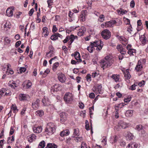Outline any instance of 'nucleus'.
<instances>
[{"instance_id": "obj_32", "label": "nucleus", "mask_w": 148, "mask_h": 148, "mask_svg": "<svg viewBox=\"0 0 148 148\" xmlns=\"http://www.w3.org/2000/svg\"><path fill=\"white\" fill-rule=\"evenodd\" d=\"M129 148H136L138 147V145L134 143H132L129 144L127 146Z\"/></svg>"}, {"instance_id": "obj_50", "label": "nucleus", "mask_w": 148, "mask_h": 148, "mask_svg": "<svg viewBox=\"0 0 148 148\" xmlns=\"http://www.w3.org/2000/svg\"><path fill=\"white\" fill-rule=\"evenodd\" d=\"M123 48L122 46L121 45H118L116 47V49H118V51H121V49H122Z\"/></svg>"}, {"instance_id": "obj_30", "label": "nucleus", "mask_w": 148, "mask_h": 148, "mask_svg": "<svg viewBox=\"0 0 148 148\" xmlns=\"http://www.w3.org/2000/svg\"><path fill=\"white\" fill-rule=\"evenodd\" d=\"M111 77L114 80L115 82H117L119 81V75H113Z\"/></svg>"}, {"instance_id": "obj_41", "label": "nucleus", "mask_w": 148, "mask_h": 148, "mask_svg": "<svg viewBox=\"0 0 148 148\" xmlns=\"http://www.w3.org/2000/svg\"><path fill=\"white\" fill-rule=\"evenodd\" d=\"M143 129V127L141 125H137L136 127V129L138 131H140Z\"/></svg>"}, {"instance_id": "obj_47", "label": "nucleus", "mask_w": 148, "mask_h": 148, "mask_svg": "<svg viewBox=\"0 0 148 148\" xmlns=\"http://www.w3.org/2000/svg\"><path fill=\"white\" fill-rule=\"evenodd\" d=\"M86 125L85 126V129L87 130H89V126L87 120H86L85 121Z\"/></svg>"}, {"instance_id": "obj_16", "label": "nucleus", "mask_w": 148, "mask_h": 148, "mask_svg": "<svg viewBox=\"0 0 148 148\" xmlns=\"http://www.w3.org/2000/svg\"><path fill=\"white\" fill-rule=\"evenodd\" d=\"M42 102L44 106H47L50 105L49 99L47 97H45L43 99Z\"/></svg>"}, {"instance_id": "obj_62", "label": "nucleus", "mask_w": 148, "mask_h": 148, "mask_svg": "<svg viewBox=\"0 0 148 148\" xmlns=\"http://www.w3.org/2000/svg\"><path fill=\"white\" fill-rule=\"evenodd\" d=\"M82 148H87V145L85 143L82 142Z\"/></svg>"}, {"instance_id": "obj_34", "label": "nucleus", "mask_w": 148, "mask_h": 148, "mask_svg": "<svg viewBox=\"0 0 148 148\" xmlns=\"http://www.w3.org/2000/svg\"><path fill=\"white\" fill-rule=\"evenodd\" d=\"M124 75L127 79H130L131 77V76L129 74V71L127 70L126 71L125 73H124Z\"/></svg>"}, {"instance_id": "obj_19", "label": "nucleus", "mask_w": 148, "mask_h": 148, "mask_svg": "<svg viewBox=\"0 0 148 148\" xmlns=\"http://www.w3.org/2000/svg\"><path fill=\"white\" fill-rule=\"evenodd\" d=\"M7 15L9 17L12 16L13 15V12L12 10L9 8H8L6 11Z\"/></svg>"}, {"instance_id": "obj_63", "label": "nucleus", "mask_w": 148, "mask_h": 148, "mask_svg": "<svg viewBox=\"0 0 148 148\" xmlns=\"http://www.w3.org/2000/svg\"><path fill=\"white\" fill-rule=\"evenodd\" d=\"M131 98L127 97V98L125 99H124V101L126 103H128L130 101Z\"/></svg>"}, {"instance_id": "obj_21", "label": "nucleus", "mask_w": 148, "mask_h": 148, "mask_svg": "<svg viewBox=\"0 0 148 148\" xmlns=\"http://www.w3.org/2000/svg\"><path fill=\"white\" fill-rule=\"evenodd\" d=\"M70 133V132L69 130H66L62 131L60 133V135L61 136H64L68 135Z\"/></svg>"}, {"instance_id": "obj_27", "label": "nucleus", "mask_w": 148, "mask_h": 148, "mask_svg": "<svg viewBox=\"0 0 148 148\" xmlns=\"http://www.w3.org/2000/svg\"><path fill=\"white\" fill-rule=\"evenodd\" d=\"M69 40H70V43L71 44L74 40L77 38V36H75L74 35L71 34L70 36H69Z\"/></svg>"}, {"instance_id": "obj_31", "label": "nucleus", "mask_w": 148, "mask_h": 148, "mask_svg": "<svg viewBox=\"0 0 148 148\" xmlns=\"http://www.w3.org/2000/svg\"><path fill=\"white\" fill-rule=\"evenodd\" d=\"M57 146L54 144L48 143L46 147L45 148H56Z\"/></svg>"}, {"instance_id": "obj_51", "label": "nucleus", "mask_w": 148, "mask_h": 148, "mask_svg": "<svg viewBox=\"0 0 148 148\" xmlns=\"http://www.w3.org/2000/svg\"><path fill=\"white\" fill-rule=\"evenodd\" d=\"M145 84V82L144 80H142L140 82L138 83H137V84H138V85L140 86H141L143 85H144Z\"/></svg>"}, {"instance_id": "obj_18", "label": "nucleus", "mask_w": 148, "mask_h": 148, "mask_svg": "<svg viewBox=\"0 0 148 148\" xmlns=\"http://www.w3.org/2000/svg\"><path fill=\"white\" fill-rule=\"evenodd\" d=\"M42 129L41 126H38L37 127H34L33 128L34 132L37 133L41 132L42 131Z\"/></svg>"}, {"instance_id": "obj_54", "label": "nucleus", "mask_w": 148, "mask_h": 148, "mask_svg": "<svg viewBox=\"0 0 148 148\" xmlns=\"http://www.w3.org/2000/svg\"><path fill=\"white\" fill-rule=\"evenodd\" d=\"M26 68L24 67H21L20 69V72L21 73L25 72L26 70Z\"/></svg>"}, {"instance_id": "obj_42", "label": "nucleus", "mask_w": 148, "mask_h": 148, "mask_svg": "<svg viewBox=\"0 0 148 148\" xmlns=\"http://www.w3.org/2000/svg\"><path fill=\"white\" fill-rule=\"evenodd\" d=\"M124 21L126 25L130 24V20L126 18H124Z\"/></svg>"}, {"instance_id": "obj_25", "label": "nucleus", "mask_w": 148, "mask_h": 148, "mask_svg": "<svg viewBox=\"0 0 148 148\" xmlns=\"http://www.w3.org/2000/svg\"><path fill=\"white\" fill-rule=\"evenodd\" d=\"M134 137V136L130 132H128L127 135V139L130 140L132 139Z\"/></svg>"}, {"instance_id": "obj_40", "label": "nucleus", "mask_w": 148, "mask_h": 148, "mask_svg": "<svg viewBox=\"0 0 148 148\" xmlns=\"http://www.w3.org/2000/svg\"><path fill=\"white\" fill-rule=\"evenodd\" d=\"M6 91L5 88H2L1 90H0V98L1 97L4 95V92Z\"/></svg>"}, {"instance_id": "obj_53", "label": "nucleus", "mask_w": 148, "mask_h": 148, "mask_svg": "<svg viewBox=\"0 0 148 148\" xmlns=\"http://www.w3.org/2000/svg\"><path fill=\"white\" fill-rule=\"evenodd\" d=\"M34 12V8H32L29 12V14L30 16H31Z\"/></svg>"}, {"instance_id": "obj_12", "label": "nucleus", "mask_w": 148, "mask_h": 148, "mask_svg": "<svg viewBox=\"0 0 148 148\" xmlns=\"http://www.w3.org/2000/svg\"><path fill=\"white\" fill-rule=\"evenodd\" d=\"M60 115L61 117V121L64 122L67 119V114L65 112H61L60 113Z\"/></svg>"}, {"instance_id": "obj_45", "label": "nucleus", "mask_w": 148, "mask_h": 148, "mask_svg": "<svg viewBox=\"0 0 148 148\" xmlns=\"http://www.w3.org/2000/svg\"><path fill=\"white\" fill-rule=\"evenodd\" d=\"M99 20L101 22H103L104 20V16L103 14H101L99 16Z\"/></svg>"}, {"instance_id": "obj_23", "label": "nucleus", "mask_w": 148, "mask_h": 148, "mask_svg": "<svg viewBox=\"0 0 148 148\" xmlns=\"http://www.w3.org/2000/svg\"><path fill=\"white\" fill-rule=\"evenodd\" d=\"M19 98L20 101L25 100H27V98L26 95L23 94H20L19 95Z\"/></svg>"}, {"instance_id": "obj_61", "label": "nucleus", "mask_w": 148, "mask_h": 148, "mask_svg": "<svg viewBox=\"0 0 148 148\" xmlns=\"http://www.w3.org/2000/svg\"><path fill=\"white\" fill-rule=\"evenodd\" d=\"M21 44V41H17V42H16V44H15L16 47H18L19 46H20V45Z\"/></svg>"}, {"instance_id": "obj_38", "label": "nucleus", "mask_w": 148, "mask_h": 148, "mask_svg": "<svg viewBox=\"0 0 148 148\" xmlns=\"http://www.w3.org/2000/svg\"><path fill=\"white\" fill-rule=\"evenodd\" d=\"M45 142L43 140L41 141L39 144L38 147L39 148H44L45 146Z\"/></svg>"}, {"instance_id": "obj_8", "label": "nucleus", "mask_w": 148, "mask_h": 148, "mask_svg": "<svg viewBox=\"0 0 148 148\" xmlns=\"http://www.w3.org/2000/svg\"><path fill=\"white\" fill-rule=\"evenodd\" d=\"M58 37L62 38V35L58 33H54L52 34L51 37V39L53 40H55L58 39Z\"/></svg>"}, {"instance_id": "obj_33", "label": "nucleus", "mask_w": 148, "mask_h": 148, "mask_svg": "<svg viewBox=\"0 0 148 148\" xmlns=\"http://www.w3.org/2000/svg\"><path fill=\"white\" fill-rule=\"evenodd\" d=\"M55 89L56 91L57 92L61 89V86L58 84H55L53 86Z\"/></svg>"}, {"instance_id": "obj_58", "label": "nucleus", "mask_w": 148, "mask_h": 148, "mask_svg": "<svg viewBox=\"0 0 148 148\" xmlns=\"http://www.w3.org/2000/svg\"><path fill=\"white\" fill-rule=\"evenodd\" d=\"M71 138L70 137L68 138H67L66 140V143H67L69 145L71 143Z\"/></svg>"}, {"instance_id": "obj_35", "label": "nucleus", "mask_w": 148, "mask_h": 148, "mask_svg": "<svg viewBox=\"0 0 148 148\" xmlns=\"http://www.w3.org/2000/svg\"><path fill=\"white\" fill-rule=\"evenodd\" d=\"M136 50L134 49H132L131 50H128L127 52L128 53L129 55H134V53L135 54Z\"/></svg>"}, {"instance_id": "obj_37", "label": "nucleus", "mask_w": 148, "mask_h": 148, "mask_svg": "<svg viewBox=\"0 0 148 148\" xmlns=\"http://www.w3.org/2000/svg\"><path fill=\"white\" fill-rule=\"evenodd\" d=\"M26 87L27 88H29L31 87L32 85V83L30 81L28 80L25 82Z\"/></svg>"}, {"instance_id": "obj_10", "label": "nucleus", "mask_w": 148, "mask_h": 148, "mask_svg": "<svg viewBox=\"0 0 148 148\" xmlns=\"http://www.w3.org/2000/svg\"><path fill=\"white\" fill-rule=\"evenodd\" d=\"M49 51L48 52H47L46 53V56L47 57H48V55L49 53H51L50 55V57H51L54 54V48L51 45L49 46Z\"/></svg>"}, {"instance_id": "obj_2", "label": "nucleus", "mask_w": 148, "mask_h": 148, "mask_svg": "<svg viewBox=\"0 0 148 148\" xmlns=\"http://www.w3.org/2000/svg\"><path fill=\"white\" fill-rule=\"evenodd\" d=\"M55 131L56 126L54 124L51 122L48 123L45 129V132L49 135H52Z\"/></svg>"}, {"instance_id": "obj_28", "label": "nucleus", "mask_w": 148, "mask_h": 148, "mask_svg": "<svg viewBox=\"0 0 148 148\" xmlns=\"http://www.w3.org/2000/svg\"><path fill=\"white\" fill-rule=\"evenodd\" d=\"M74 132L73 136H72V137H75L76 136H79V130L78 128L74 129L73 130Z\"/></svg>"}, {"instance_id": "obj_43", "label": "nucleus", "mask_w": 148, "mask_h": 148, "mask_svg": "<svg viewBox=\"0 0 148 148\" xmlns=\"http://www.w3.org/2000/svg\"><path fill=\"white\" fill-rule=\"evenodd\" d=\"M58 65L59 63L58 62H57L54 64L53 67V69L54 71L56 70V68L58 66Z\"/></svg>"}, {"instance_id": "obj_1", "label": "nucleus", "mask_w": 148, "mask_h": 148, "mask_svg": "<svg viewBox=\"0 0 148 148\" xmlns=\"http://www.w3.org/2000/svg\"><path fill=\"white\" fill-rule=\"evenodd\" d=\"M114 60L112 57L109 56L105 57L104 59L101 61V66L103 69L111 66L113 63Z\"/></svg>"}, {"instance_id": "obj_20", "label": "nucleus", "mask_w": 148, "mask_h": 148, "mask_svg": "<svg viewBox=\"0 0 148 148\" xmlns=\"http://www.w3.org/2000/svg\"><path fill=\"white\" fill-rule=\"evenodd\" d=\"M119 39L120 41H122L121 42L123 45H126L127 43V40L123 36H120Z\"/></svg>"}, {"instance_id": "obj_46", "label": "nucleus", "mask_w": 148, "mask_h": 148, "mask_svg": "<svg viewBox=\"0 0 148 148\" xmlns=\"http://www.w3.org/2000/svg\"><path fill=\"white\" fill-rule=\"evenodd\" d=\"M4 41L7 44L10 43L11 40L10 38L8 37H5L4 38Z\"/></svg>"}, {"instance_id": "obj_57", "label": "nucleus", "mask_w": 148, "mask_h": 148, "mask_svg": "<svg viewBox=\"0 0 148 148\" xmlns=\"http://www.w3.org/2000/svg\"><path fill=\"white\" fill-rule=\"evenodd\" d=\"M95 97V94L94 93L92 92L89 95V97L93 99Z\"/></svg>"}, {"instance_id": "obj_52", "label": "nucleus", "mask_w": 148, "mask_h": 148, "mask_svg": "<svg viewBox=\"0 0 148 148\" xmlns=\"http://www.w3.org/2000/svg\"><path fill=\"white\" fill-rule=\"evenodd\" d=\"M50 72V70L49 69H47L43 73V77H45L46 75V74H48Z\"/></svg>"}, {"instance_id": "obj_6", "label": "nucleus", "mask_w": 148, "mask_h": 148, "mask_svg": "<svg viewBox=\"0 0 148 148\" xmlns=\"http://www.w3.org/2000/svg\"><path fill=\"white\" fill-rule=\"evenodd\" d=\"M40 100L38 99H36V100H34L32 103V108L35 110L37 109L39 107Z\"/></svg>"}, {"instance_id": "obj_22", "label": "nucleus", "mask_w": 148, "mask_h": 148, "mask_svg": "<svg viewBox=\"0 0 148 148\" xmlns=\"http://www.w3.org/2000/svg\"><path fill=\"white\" fill-rule=\"evenodd\" d=\"M42 33L44 36L46 37L48 35L49 32L48 31V29L47 27H44L42 29Z\"/></svg>"}, {"instance_id": "obj_14", "label": "nucleus", "mask_w": 148, "mask_h": 148, "mask_svg": "<svg viewBox=\"0 0 148 148\" xmlns=\"http://www.w3.org/2000/svg\"><path fill=\"white\" fill-rule=\"evenodd\" d=\"M140 40L142 43L143 45H145L146 42H147V40H146V37L144 35L140 36Z\"/></svg>"}, {"instance_id": "obj_36", "label": "nucleus", "mask_w": 148, "mask_h": 148, "mask_svg": "<svg viewBox=\"0 0 148 148\" xmlns=\"http://www.w3.org/2000/svg\"><path fill=\"white\" fill-rule=\"evenodd\" d=\"M117 11L119 14L123 15L125 14L127 12V11L124 10H123L121 9H120V10H117Z\"/></svg>"}, {"instance_id": "obj_64", "label": "nucleus", "mask_w": 148, "mask_h": 148, "mask_svg": "<svg viewBox=\"0 0 148 148\" xmlns=\"http://www.w3.org/2000/svg\"><path fill=\"white\" fill-rule=\"evenodd\" d=\"M58 30L57 28L56 27V26L55 25H53L52 29V32H56Z\"/></svg>"}, {"instance_id": "obj_7", "label": "nucleus", "mask_w": 148, "mask_h": 148, "mask_svg": "<svg viewBox=\"0 0 148 148\" xmlns=\"http://www.w3.org/2000/svg\"><path fill=\"white\" fill-rule=\"evenodd\" d=\"M58 80L62 83H64L66 80V77L65 75L62 73L58 74Z\"/></svg>"}, {"instance_id": "obj_49", "label": "nucleus", "mask_w": 148, "mask_h": 148, "mask_svg": "<svg viewBox=\"0 0 148 148\" xmlns=\"http://www.w3.org/2000/svg\"><path fill=\"white\" fill-rule=\"evenodd\" d=\"M91 75L90 74H88L86 77V80L88 81H91Z\"/></svg>"}, {"instance_id": "obj_56", "label": "nucleus", "mask_w": 148, "mask_h": 148, "mask_svg": "<svg viewBox=\"0 0 148 148\" xmlns=\"http://www.w3.org/2000/svg\"><path fill=\"white\" fill-rule=\"evenodd\" d=\"M4 95L9 96L11 95L10 91L9 90H7L4 92Z\"/></svg>"}, {"instance_id": "obj_17", "label": "nucleus", "mask_w": 148, "mask_h": 148, "mask_svg": "<svg viewBox=\"0 0 148 148\" xmlns=\"http://www.w3.org/2000/svg\"><path fill=\"white\" fill-rule=\"evenodd\" d=\"M128 125L123 121H121L119 123L118 126L119 127H121L123 129H125L127 127Z\"/></svg>"}, {"instance_id": "obj_13", "label": "nucleus", "mask_w": 148, "mask_h": 148, "mask_svg": "<svg viewBox=\"0 0 148 148\" xmlns=\"http://www.w3.org/2000/svg\"><path fill=\"white\" fill-rule=\"evenodd\" d=\"M86 31V29L84 27H82L81 28L79 29V31L77 34L78 36H79L83 35L84 32Z\"/></svg>"}, {"instance_id": "obj_5", "label": "nucleus", "mask_w": 148, "mask_h": 148, "mask_svg": "<svg viewBox=\"0 0 148 148\" xmlns=\"http://www.w3.org/2000/svg\"><path fill=\"white\" fill-rule=\"evenodd\" d=\"M116 22L115 20H111L110 21L101 24V27H104V26L106 27H110L112 26V25L115 24Z\"/></svg>"}, {"instance_id": "obj_4", "label": "nucleus", "mask_w": 148, "mask_h": 148, "mask_svg": "<svg viewBox=\"0 0 148 148\" xmlns=\"http://www.w3.org/2000/svg\"><path fill=\"white\" fill-rule=\"evenodd\" d=\"M64 99V100L67 103H69L72 101L73 100V97L72 93L68 92L65 95Z\"/></svg>"}, {"instance_id": "obj_26", "label": "nucleus", "mask_w": 148, "mask_h": 148, "mask_svg": "<svg viewBox=\"0 0 148 148\" xmlns=\"http://www.w3.org/2000/svg\"><path fill=\"white\" fill-rule=\"evenodd\" d=\"M97 91L99 94H102L103 93V91L102 89V85L101 84L98 85L97 86Z\"/></svg>"}, {"instance_id": "obj_11", "label": "nucleus", "mask_w": 148, "mask_h": 148, "mask_svg": "<svg viewBox=\"0 0 148 148\" xmlns=\"http://www.w3.org/2000/svg\"><path fill=\"white\" fill-rule=\"evenodd\" d=\"M143 68V66L142 65L141 62L140 60H139L138 62L137 65L135 68V70L137 71L141 70Z\"/></svg>"}, {"instance_id": "obj_59", "label": "nucleus", "mask_w": 148, "mask_h": 148, "mask_svg": "<svg viewBox=\"0 0 148 148\" xmlns=\"http://www.w3.org/2000/svg\"><path fill=\"white\" fill-rule=\"evenodd\" d=\"M120 52L121 53V54L123 55H124L126 53L125 49L123 48L122 49H121V51H120Z\"/></svg>"}, {"instance_id": "obj_44", "label": "nucleus", "mask_w": 148, "mask_h": 148, "mask_svg": "<svg viewBox=\"0 0 148 148\" xmlns=\"http://www.w3.org/2000/svg\"><path fill=\"white\" fill-rule=\"evenodd\" d=\"M100 43L101 42L99 41L93 42H92L93 45H94V47H97L101 43Z\"/></svg>"}, {"instance_id": "obj_24", "label": "nucleus", "mask_w": 148, "mask_h": 148, "mask_svg": "<svg viewBox=\"0 0 148 148\" xmlns=\"http://www.w3.org/2000/svg\"><path fill=\"white\" fill-rule=\"evenodd\" d=\"M133 111L131 110H128L126 111L125 115V116L128 117L131 116L133 114Z\"/></svg>"}, {"instance_id": "obj_55", "label": "nucleus", "mask_w": 148, "mask_h": 148, "mask_svg": "<svg viewBox=\"0 0 148 148\" xmlns=\"http://www.w3.org/2000/svg\"><path fill=\"white\" fill-rule=\"evenodd\" d=\"M13 106H14L13 105ZM11 109H13V110L14 112V113L17 112L18 111V110L17 109V107L16 106H13L11 108Z\"/></svg>"}, {"instance_id": "obj_9", "label": "nucleus", "mask_w": 148, "mask_h": 148, "mask_svg": "<svg viewBox=\"0 0 148 148\" xmlns=\"http://www.w3.org/2000/svg\"><path fill=\"white\" fill-rule=\"evenodd\" d=\"M36 136L34 134L29 135L27 137V139L29 143H32L36 139Z\"/></svg>"}, {"instance_id": "obj_3", "label": "nucleus", "mask_w": 148, "mask_h": 148, "mask_svg": "<svg viewBox=\"0 0 148 148\" xmlns=\"http://www.w3.org/2000/svg\"><path fill=\"white\" fill-rule=\"evenodd\" d=\"M111 32L108 29H105L101 32V35L102 38L106 40L109 39L111 36Z\"/></svg>"}, {"instance_id": "obj_48", "label": "nucleus", "mask_w": 148, "mask_h": 148, "mask_svg": "<svg viewBox=\"0 0 148 148\" xmlns=\"http://www.w3.org/2000/svg\"><path fill=\"white\" fill-rule=\"evenodd\" d=\"M75 138H75V141L77 142H80L82 140V138L81 137H75Z\"/></svg>"}, {"instance_id": "obj_39", "label": "nucleus", "mask_w": 148, "mask_h": 148, "mask_svg": "<svg viewBox=\"0 0 148 148\" xmlns=\"http://www.w3.org/2000/svg\"><path fill=\"white\" fill-rule=\"evenodd\" d=\"M138 86L137 83H134V84L132 85L130 88L129 89L133 90H135L136 89V87Z\"/></svg>"}, {"instance_id": "obj_60", "label": "nucleus", "mask_w": 148, "mask_h": 148, "mask_svg": "<svg viewBox=\"0 0 148 148\" xmlns=\"http://www.w3.org/2000/svg\"><path fill=\"white\" fill-rule=\"evenodd\" d=\"M135 6V2L134 0H132L131 1L130 3V6L131 7L133 8Z\"/></svg>"}, {"instance_id": "obj_29", "label": "nucleus", "mask_w": 148, "mask_h": 148, "mask_svg": "<svg viewBox=\"0 0 148 148\" xmlns=\"http://www.w3.org/2000/svg\"><path fill=\"white\" fill-rule=\"evenodd\" d=\"M36 114L40 117L42 116L44 114V112L42 110H38L36 112Z\"/></svg>"}, {"instance_id": "obj_15", "label": "nucleus", "mask_w": 148, "mask_h": 148, "mask_svg": "<svg viewBox=\"0 0 148 148\" xmlns=\"http://www.w3.org/2000/svg\"><path fill=\"white\" fill-rule=\"evenodd\" d=\"M74 56L75 59L77 60V62H81L82 60L80 58V55L78 52H76L74 54Z\"/></svg>"}]
</instances>
